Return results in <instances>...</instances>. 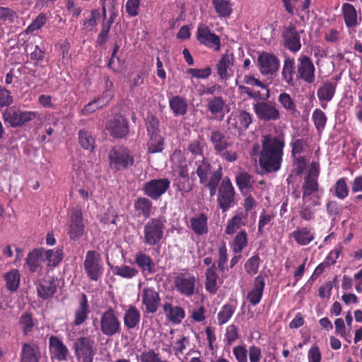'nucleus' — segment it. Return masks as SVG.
Segmentation results:
<instances>
[{"mask_svg": "<svg viewBox=\"0 0 362 362\" xmlns=\"http://www.w3.org/2000/svg\"><path fill=\"white\" fill-rule=\"evenodd\" d=\"M284 146L282 137L269 135L264 136L259 156V164L262 170L271 173L281 169Z\"/></svg>", "mask_w": 362, "mask_h": 362, "instance_id": "nucleus-1", "label": "nucleus"}, {"mask_svg": "<svg viewBox=\"0 0 362 362\" xmlns=\"http://www.w3.org/2000/svg\"><path fill=\"white\" fill-rule=\"evenodd\" d=\"M209 140L215 154L219 156L223 160L233 163L238 160V152L231 148L233 143L229 141V137L223 131L213 130L209 136Z\"/></svg>", "mask_w": 362, "mask_h": 362, "instance_id": "nucleus-2", "label": "nucleus"}, {"mask_svg": "<svg viewBox=\"0 0 362 362\" xmlns=\"http://www.w3.org/2000/svg\"><path fill=\"white\" fill-rule=\"evenodd\" d=\"M108 166L113 173L126 170L134 164L132 151L123 146H113L107 155Z\"/></svg>", "mask_w": 362, "mask_h": 362, "instance_id": "nucleus-3", "label": "nucleus"}, {"mask_svg": "<svg viewBox=\"0 0 362 362\" xmlns=\"http://www.w3.org/2000/svg\"><path fill=\"white\" fill-rule=\"evenodd\" d=\"M166 221L164 217L151 218L144 226V243L150 247L159 246L164 238Z\"/></svg>", "mask_w": 362, "mask_h": 362, "instance_id": "nucleus-4", "label": "nucleus"}, {"mask_svg": "<svg viewBox=\"0 0 362 362\" xmlns=\"http://www.w3.org/2000/svg\"><path fill=\"white\" fill-rule=\"evenodd\" d=\"M74 355L79 362H93L97 353L95 341L90 336H81L76 339L72 345Z\"/></svg>", "mask_w": 362, "mask_h": 362, "instance_id": "nucleus-5", "label": "nucleus"}, {"mask_svg": "<svg viewBox=\"0 0 362 362\" xmlns=\"http://www.w3.org/2000/svg\"><path fill=\"white\" fill-rule=\"evenodd\" d=\"M235 194L230 179L227 176L224 177L217 192V204L222 212L228 211L236 204Z\"/></svg>", "mask_w": 362, "mask_h": 362, "instance_id": "nucleus-6", "label": "nucleus"}, {"mask_svg": "<svg viewBox=\"0 0 362 362\" xmlns=\"http://www.w3.org/2000/svg\"><path fill=\"white\" fill-rule=\"evenodd\" d=\"M100 329L103 335L113 337L122 330L119 313L113 308L109 307L100 316Z\"/></svg>", "mask_w": 362, "mask_h": 362, "instance_id": "nucleus-7", "label": "nucleus"}, {"mask_svg": "<svg viewBox=\"0 0 362 362\" xmlns=\"http://www.w3.org/2000/svg\"><path fill=\"white\" fill-rule=\"evenodd\" d=\"M85 225L81 206H76L68 213L67 234L71 240H78L83 235Z\"/></svg>", "mask_w": 362, "mask_h": 362, "instance_id": "nucleus-8", "label": "nucleus"}, {"mask_svg": "<svg viewBox=\"0 0 362 362\" xmlns=\"http://www.w3.org/2000/svg\"><path fill=\"white\" fill-rule=\"evenodd\" d=\"M83 267L89 279L94 281L100 279L104 268L100 253L95 250H88L86 254Z\"/></svg>", "mask_w": 362, "mask_h": 362, "instance_id": "nucleus-9", "label": "nucleus"}, {"mask_svg": "<svg viewBox=\"0 0 362 362\" xmlns=\"http://www.w3.org/2000/svg\"><path fill=\"white\" fill-rule=\"evenodd\" d=\"M254 112L260 121L275 122L281 118V113L276 103L268 99L253 104Z\"/></svg>", "mask_w": 362, "mask_h": 362, "instance_id": "nucleus-10", "label": "nucleus"}, {"mask_svg": "<svg viewBox=\"0 0 362 362\" xmlns=\"http://www.w3.org/2000/svg\"><path fill=\"white\" fill-rule=\"evenodd\" d=\"M38 116L35 111H23L16 109H6L2 113V118L5 123L12 128L22 127L26 123L34 120Z\"/></svg>", "mask_w": 362, "mask_h": 362, "instance_id": "nucleus-11", "label": "nucleus"}, {"mask_svg": "<svg viewBox=\"0 0 362 362\" xmlns=\"http://www.w3.org/2000/svg\"><path fill=\"white\" fill-rule=\"evenodd\" d=\"M296 79L302 80L308 84L315 81V67L311 59L307 55L300 54L297 59Z\"/></svg>", "mask_w": 362, "mask_h": 362, "instance_id": "nucleus-12", "label": "nucleus"}, {"mask_svg": "<svg viewBox=\"0 0 362 362\" xmlns=\"http://www.w3.org/2000/svg\"><path fill=\"white\" fill-rule=\"evenodd\" d=\"M170 181L168 178L152 179L143 185L144 194L153 200H158L170 187Z\"/></svg>", "mask_w": 362, "mask_h": 362, "instance_id": "nucleus-13", "label": "nucleus"}, {"mask_svg": "<svg viewBox=\"0 0 362 362\" xmlns=\"http://www.w3.org/2000/svg\"><path fill=\"white\" fill-rule=\"evenodd\" d=\"M105 129L115 139L124 138L129 132L127 119L119 114L115 115L107 121Z\"/></svg>", "mask_w": 362, "mask_h": 362, "instance_id": "nucleus-14", "label": "nucleus"}, {"mask_svg": "<svg viewBox=\"0 0 362 362\" xmlns=\"http://www.w3.org/2000/svg\"><path fill=\"white\" fill-rule=\"evenodd\" d=\"M175 290L182 296L191 297L195 293L197 278L189 272L178 274L174 280Z\"/></svg>", "mask_w": 362, "mask_h": 362, "instance_id": "nucleus-15", "label": "nucleus"}, {"mask_svg": "<svg viewBox=\"0 0 362 362\" xmlns=\"http://www.w3.org/2000/svg\"><path fill=\"white\" fill-rule=\"evenodd\" d=\"M197 40L198 42L216 52H218L221 49V40L218 35L212 33L208 25L200 24L197 30Z\"/></svg>", "mask_w": 362, "mask_h": 362, "instance_id": "nucleus-16", "label": "nucleus"}, {"mask_svg": "<svg viewBox=\"0 0 362 362\" xmlns=\"http://www.w3.org/2000/svg\"><path fill=\"white\" fill-rule=\"evenodd\" d=\"M259 72L264 76H273L280 67L279 59L273 53L262 52L257 58Z\"/></svg>", "mask_w": 362, "mask_h": 362, "instance_id": "nucleus-17", "label": "nucleus"}, {"mask_svg": "<svg viewBox=\"0 0 362 362\" xmlns=\"http://www.w3.org/2000/svg\"><path fill=\"white\" fill-rule=\"evenodd\" d=\"M284 47L288 51L296 53L301 49L300 35L296 26L290 23L284 26L282 31Z\"/></svg>", "mask_w": 362, "mask_h": 362, "instance_id": "nucleus-18", "label": "nucleus"}, {"mask_svg": "<svg viewBox=\"0 0 362 362\" xmlns=\"http://www.w3.org/2000/svg\"><path fill=\"white\" fill-rule=\"evenodd\" d=\"M141 296L145 312L148 314L156 313L160 305L159 293L153 287L147 286L143 288Z\"/></svg>", "mask_w": 362, "mask_h": 362, "instance_id": "nucleus-19", "label": "nucleus"}, {"mask_svg": "<svg viewBox=\"0 0 362 362\" xmlns=\"http://www.w3.org/2000/svg\"><path fill=\"white\" fill-rule=\"evenodd\" d=\"M49 350L52 359L66 361L70 355L69 350L62 339L52 335L49 337Z\"/></svg>", "mask_w": 362, "mask_h": 362, "instance_id": "nucleus-20", "label": "nucleus"}, {"mask_svg": "<svg viewBox=\"0 0 362 362\" xmlns=\"http://www.w3.org/2000/svg\"><path fill=\"white\" fill-rule=\"evenodd\" d=\"M227 122L229 126L241 132L249 128L252 122V115L246 110H238L230 115Z\"/></svg>", "mask_w": 362, "mask_h": 362, "instance_id": "nucleus-21", "label": "nucleus"}, {"mask_svg": "<svg viewBox=\"0 0 362 362\" xmlns=\"http://www.w3.org/2000/svg\"><path fill=\"white\" fill-rule=\"evenodd\" d=\"M195 164L197 166L196 174L199 179L200 184L209 182L216 172L221 171V179L223 178V168L221 165H218L217 168L213 169L211 163L205 157H203L202 160L197 161Z\"/></svg>", "mask_w": 362, "mask_h": 362, "instance_id": "nucleus-22", "label": "nucleus"}, {"mask_svg": "<svg viewBox=\"0 0 362 362\" xmlns=\"http://www.w3.org/2000/svg\"><path fill=\"white\" fill-rule=\"evenodd\" d=\"M59 286V280L54 276H47L40 279L37 285V292L38 296L47 300L52 298L57 291Z\"/></svg>", "mask_w": 362, "mask_h": 362, "instance_id": "nucleus-23", "label": "nucleus"}, {"mask_svg": "<svg viewBox=\"0 0 362 362\" xmlns=\"http://www.w3.org/2000/svg\"><path fill=\"white\" fill-rule=\"evenodd\" d=\"M265 287V276L257 275L253 281L252 287L248 291L246 298L253 306L258 305L263 296V291Z\"/></svg>", "mask_w": 362, "mask_h": 362, "instance_id": "nucleus-24", "label": "nucleus"}, {"mask_svg": "<svg viewBox=\"0 0 362 362\" xmlns=\"http://www.w3.org/2000/svg\"><path fill=\"white\" fill-rule=\"evenodd\" d=\"M20 362H40L41 351L39 345L35 341L22 344Z\"/></svg>", "mask_w": 362, "mask_h": 362, "instance_id": "nucleus-25", "label": "nucleus"}, {"mask_svg": "<svg viewBox=\"0 0 362 362\" xmlns=\"http://www.w3.org/2000/svg\"><path fill=\"white\" fill-rule=\"evenodd\" d=\"M297 71H296L295 59L293 57H287L284 60L281 80L288 86H294L296 85L295 77L296 78Z\"/></svg>", "mask_w": 362, "mask_h": 362, "instance_id": "nucleus-26", "label": "nucleus"}, {"mask_svg": "<svg viewBox=\"0 0 362 362\" xmlns=\"http://www.w3.org/2000/svg\"><path fill=\"white\" fill-rule=\"evenodd\" d=\"M134 263L141 269L144 276L156 272V264L153 259L144 252L140 251L135 254Z\"/></svg>", "mask_w": 362, "mask_h": 362, "instance_id": "nucleus-27", "label": "nucleus"}, {"mask_svg": "<svg viewBox=\"0 0 362 362\" xmlns=\"http://www.w3.org/2000/svg\"><path fill=\"white\" fill-rule=\"evenodd\" d=\"M208 220V216L204 213H201L198 216L189 218L188 228L197 235H206L209 231Z\"/></svg>", "mask_w": 362, "mask_h": 362, "instance_id": "nucleus-28", "label": "nucleus"}, {"mask_svg": "<svg viewBox=\"0 0 362 362\" xmlns=\"http://www.w3.org/2000/svg\"><path fill=\"white\" fill-rule=\"evenodd\" d=\"M44 259V248H35L30 251L25 259L28 270L35 273L42 269V262Z\"/></svg>", "mask_w": 362, "mask_h": 362, "instance_id": "nucleus-29", "label": "nucleus"}, {"mask_svg": "<svg viewBox=\"0 0 362 362\" xmlns=\"http://www.w3.org/2000/svg\"><path fill=\"white\" fill-rule=\"evenodd\" d=\"M163 310L166 317L173 324L178 325L185 317V311L179 305H174L171 302H165Z\"/></svg>", "mask_w": 362, "mask_h": 362, "instance_id": "nucleus-30", "label": "nucleus"}, {"mask_svg": "<svg viewBox=\"0 0 362 362\" xmlns=\"http://www.w3.org/2000/svg\"><path fill=\"white\" fill-rule=\"evenodd\" d=\"M90 313L89 305L87 296L85 293H82L79 300V305L74 312V325L80 326L87 319Z\"/></svg>", "mask_w": 362, "mask_h": 362, "instance_id": "nucleus-31", "label": "nucleus"}, {"mask_svg": "<svg viewBox=\"0 0 362 362\" xmlns=\"http://www.w3.org/2000/svg\"><path fill=\"white\" fill-rule=\"evenodd\" d=\"M235 57L233 53H225L216 64L217 74L221 80H227L229 78L228 70L233 66Z\"/></svg>", "mask_w": 362, "mask_h": 362, "instance_id": "nucleus-32", "label": "nucleus"}, {"mask_svg": "<svg viewBox=\"0 0 362 362\" xmlns=\"http://www.w3.org/2000/svg\"><path fill=\"white\" fill-rule=\"evenodd\" d=\"M141 313L135 305H129L123 316L124 325L127 330L136 328L140 322Z\"/></svg>", "mask_w": 362, "mask_h": 362, "instance_id": "nucleus-33", "label": "nucleus"}, {"mask_svg": "<svg viewBox=\"0 0 362 362\" xmlns=\"http://www.w3.org/2000/svg\"><path fill=\"white\" fill-rule=\"evenodd\" d=\"M236 185L243 195H246L253 189L255 180L253 176L247 172H239L235 175Z\"/></svg>", "mask_w": 362, "mask_h": 362, "instance_id": "nucleus-34", "label": "nucleus"}, {"mask_svg": "<svg viewBox=\"0 0 362 362\" xmlns=\"http://www.w3.org/2000/svg\"><path fill=\"white\" fill-rule=\"evenodd\" d=\"M291 236L299 245H308L315 239V233L312 229L306 227L298 228Z\"/></svg>", "mask_w": 362, "mask_h": 362, "instance_id": "nucleus-35", "label": "nucleus"}, {"mask_svg": "<svg viewBox=\"0 0 362 362\" xmlns=\"http://www.w3.org/2000/svg\"><path fill=\"white\" fill-rule=\"evenodd\" d=\"M205 288L212 295L216 293L218 291L217 280L218 274H216V266L212 264L209 268L206 269V272Z\"/></svg>", "mask_w": 362, "mask_h": 362, "instance_id": "nucleus-36", "label": "nucleus"}, {"mask_svg": "<svg viewBox=\"0 0 362 362\" xmlns=\"http://www.w3.org/2000/svg\"><path fill=\"white\" fill-rule=\"evenodd\" d=\"M134 207L139 216L148 218L153 211V203L147 197H140L134 203Z\"/></svg>", "mask_w": 362, "mask_h": 362, "instance_id": "nucleus-37", "label": "nucleus"}, {"mask_svg": "<svg viewBox=\"0 0 362 362\" xmlns=\"http://www.w3.org/2000/svg\"><path fill=\"white\" fill-rule=\"evenodd\" d=\"M247 217V214L243 212H238L227 221L225 233L228 235H233L238 230L245 226V221Z\"/></svg>", "mask_w": 362, "mask_h": 362, "instance_id": "nucleus-38", "label": "nucleus"}, {"mask_svg": "<svg viewBox=\"0 0 362 362\" xmlns=\"http://www.w3.org/2000/svg\"><path fill=\"white\" fill-rule=\"evenodd\" d=\"M169 107L175 117L186 115L188 109L187 100L180 95L173 96L169 100Z\"/></svg>", "mask_w": 362, "mask_h": 362, "instance_id": "nucleus-39", "label": "nucleus"}, {"mask_svg": "<svg viewBox=\"0 0 362 362\" xmlns=\"http://www.w3.org/2000/svg\"><path fill=\"white\" fill-rule=\"evenodd\" d=\"M337 83L327 81L317 89V95L320 101H331L335 94Z\"/></svg>", "mask_w": 362, "mask_h": 362, "instance_id": "nucleus-40", "label": "nucleus"}, {"mask_svg": "<svg viewBox=\"0 0 362 362\" xmlns=\"http://www.w3.org/2000/svg\"><path fill=\"white\" fill-rule=\"evenodd\" d=\"M342 15L347 28H355L357 23V12L354 6L349 3L342 5Z\"/></svg>", "mask_w": 362, "mask_h": 362, "instance_id": "nucleus-41", "label": "nucleus"}, {"mask_svg": "<svg viewBox=\"0 0 362 362\" xmlns=\"http://www.w3.org/2000/svg\"><path fill=\"white\" fill-rule=\"evenodd\" d=\"M64 254L62 249L45 250L44 248V259L47 262V266L54 268L63 260Z\"/></svg>", "mask_w": 362, "mask_h": 362, "instance_id": "nucleus-42", "label": "nucleus"}, {"mask_svg": "<svg viewBox=\"0 0 362 362\" xmlns=\"http://www.w3.org/2000/svg\"><path fill=\"white\" fill-rule=\"evenodd\" d=\"M225 101L221 96H215L213 98L207 100V110L215 117L221 116L220 120L223 117V108Z\"/></svg>", "mask_w": 362, "mask_h": 362, "instance_id": "nucleus-43", "label": "nucleus"}, {"mask_svg": "<svg viewBox=\"0 0 362 362\" xmlns=\"http://www.w3.org/2000/svg\"><path fill=\"white\" fill-rule=\"evenodd\" d=\"M148 141L147 142L148 152L156 153L161 152L164 148V139L160 133L147 134Z\"/></svg>", "mask_w": 362, "mask_h": 362, "instance_id": "nucleus-44", "label": "nucleus"}, {"mask_svg": "<svg viewBox=\"0 0 362 362\" xmlns=\"http://www.w3.org/2000/svg\"><path fill=\"white\" fill-rule=\"evenodd\" d=\"M18 325L23 336H28L33 331L35 320L30 313L25 312L20 316Z\"/></svg>", "mask_w": 362, "mask_h": 362, "instance_id": "nucleus-45", "label": "nucleus"}, {"mask_svg": "<svg viewBox=\"0 0 362 362\" xmlns=\"http://www.w3.org/2000/svg\"><path fill=\"white\" fill-rule=\"evenodd\" d=\"M248 243V235L245 230H240L235 236L230 246L235 254L240 253Z\"/></svg>", "mask_w": 362, "mask_h": 362, "instance_id": "nucleus-46", "label": "nucleus"}, {"mask_svg": "<svg viewBox=\"0 0 362 362\" xmlns=\"http://www.w3.org/2000/svg\"><path fill=\"white\" fill-rule=\"evenodd\" d=\"M78 143L84 150L93 151L95 148V138L91 132L84 129H80L78 132Z\"/></svg>", "mask_w": 362, "mask_h": 362, "instance_id": "nucleus-47", "label": "nucleus"}, {"mask_svg": "<svg viewBox=\"0 0 362 362\" xmlns=\"http://www.w3.org/2000/svg\"><path fill=\"white\" fill-rule=\"evenodd\" d=\"M319 189L318 180L304 177V181L302 185V197L303 201L305 202L306 199L312 194L317 192Z\"/></svg>", "mask_w": 362, "mask_h": 362, "instance_id": "nucleus-48", "label": "nucleus"}, {"mask_svg": "<svg viewBox=\"0 0 362 362\" xmlns=\"http://www.w3.org/2000/svg\"><path fill=\"white\" fill-rule=\"evenodd\" d=\"M214 8L220 18H228L232 12V5L226 0H212Z\"/></svg>", "mask_w": 362, "mask_h": 362, "instance_id": "nucleus-49", "label": "nucleus"}, {"mask_svg": "<svg viewBox=\"0 0 362 362\" xmlns=\"http://www.w3.org/2000/svg\"><path fill=\"white\" fill-rule=\"evenodd\" d=\"M235 311V306L230 303L224 304L217 314V320L219 326L226 324L232 317Z\"/></svg>", "mask_w": 362, "mask_h": 362, "instance_id": "nucleus-50", "label": "nucleus"}, {"mask_svg": "<svg viewBox=\"0 0 362 362\" xmlns=\"http://www.w3.org/2000/svg\"><path fill=\"white\" fill-rule=\"evenodd\" d=\"M100 13L98 9H92L88 18L84 19L82 22L81 29L85 33L93 31L97 27L98 20L100 18Z\"/></svg>", "mask_w": 362, "mask_h": 362, "instance_id": "nucleus-51", "label": "nucleus"}, {"mask_svg": "<svg viewBox=\"0 0 362 362\" xmlns=\"http://www.w3.org/2000/svg\"><path fill=\"white\" fill-rule=\"evenodd\" d=\"M277 100L284 108L288 112L294 114L297 111L296 104L290 94L283 92L278 95Z\"/></svg>", "mask_w": 362, "mask_h": 362, "instance_id": "nucleus-52", "label": "nucleus"}, {"mask_svg": "<svg viewBox=\"0 0 362 362\" xmlns=\"http://www.w3.org/2000/svg\"><path fill=\"white\" fill-rule=\"evenodd\" d=\"M6 286L8 290L15 291L18 289L20 284V274L18 270L13 269L4 275Z\"/></svg>", "mask_w": 362, "mask_h": 362, "instance_id": "nucleus-53", "label": "nucleus"}, {"mask_svg": "<svg viewBox=\"0 0 362 362\" xmlns=\"http://www.w3.org/2000/svg\"><path fill=\"white\" fill-rule=\"evenodd\" d=\"M113 273L124 279H131L139 274V271L128 265L115 266L113 268Z\"/></svg>", "mask_w": 362, "mask_h": 362, "instance_id": "nucleus-54", "label": "nucleus"}, {"mask_svg": "<svg viewBox=\"0 0 362 362\" xmlns=\"http://www.w3.org/2000/svg\"><path fill=\"white\" fill-rule=\"evenodd\" d=\"M47 22V16L44 13H40L33 20L31 23L26 28L25 33L27 35H33L35 31L41 29Z\"/></svg>", "mask_w": 362, "mask_h": 362, "instance_id": "nucleus-55", "label": "nucleus"}, {"mask_svg": "<svg viewBox=\"0 0 362 362\" xmlns=\"http://www.w3.org/2000/svg\"><path fill=\"white\" fill-rule=\"evenodd\" d=\"M139 362H168L163 360L159 353L156 352L153 349H148L136 356Z\"/></svg>", "mask_w": 362, "mask_h": 362, "instance_id": "nucleus-56", "label": "nucleus"}, {"mask_svg": "<svg viewBox=\"0 0 362 362\" xmlns=\"http://www.w3.org/2000/svg\"><path fill=\"white\" fill-rule=\"evenodd\" d=\"M334 195L339 199H344L349 195V188L346 184V178L339 179L334 185Z\"/></svg>", "mask_w": 362, "mask_h": 362, "instance_id": "nucleus-57", "label": "nucleus"}, {"mask_svg": "<svg viewBox=\"0 0 362 362\" xmlns=\"http://www.w3.org/2000/svg\"><path fill=\"white\" fill-rule=\"evenodd\" d=\"M223 178L221 179V174L220 172L215 173L213 176L211 177L209 182L202 183L203 186L207 187L209 190V194L211 197H214L218 188L220 183L221 182Z\"/></svg>", "mask_w": 362, "mask_h": 362, "instance_id": "nucleus-58", "label": "nucleus"}, {"mask_svg": "<svg viewBox=\"0 0 362 362\" xmlns=\"http://www.w3.org/2000/svg\"><path fill=\"white\" fill-rule=\"evenodd\" d=\"M243 83L247 85H250L252 86H257L261 88L262 89H265L267 90V93L264 95L262 96L263 100H267L270 97V90L268 88L267 86L258 78H255L253 76L245 75L243 78Z\"/></svg>", "mask_w": 362, "mask_h": 362, "instance_id": "nucleus-59", "label": "nucleus"}, {"mask_svg": "<svg viewBox=\"0 0 362 362\" xmlns=\"http://www.w3.org/2000/svg\"><path fill=\"white\" fill-rule=\"evenodd\" d=\"M173 185L182 193L189 192L193 188V184L189 177L174 178Z\"/></svg>", "mask_w": 362, "mask_h": 362, "instance_id": "nucleus-60", "label": "nucleus"}, {"mask_svg": "<svg viewBox=\"0 0 362 362\" xmlns=\"http://www.w3.org/2000/svg\"><path fill=\"white\" fill-rule=\"evenodd\" d=\"M260 264V257L255 255L250 257L245 263V272L252 276L258 272Z\"/></svg>", "mask_w": 362, "mask_h": 362, "instance_id": "nucleus-61", "label": "nucleus"}, {"mask_svg": "<svg viewBox=\"0 0 362 362\" xmlns=\"http://www.w3.org/2000/svg\"><path fill=\"white\" fill-rule=\"evenodd\" d=\"M307 142L303 139H293L290 143L291 147V157L300 156V154L305 150Z\"/></svg>", "mask_w": 362, "mask_h": 362, "instance_id": "nucleus-62", "label": "nucleus"}, {"mask_svg": "<svg viewBox=\"0 0 362 362\" xmlns=\"http://www.w3.org/2000/svg\"><path fill=\"white\" fill-rule=\"evenodd\" d=\"M18 18V13L9 7L0 6V22L13 23Z\"/></svg>", "mask_w": 362, "mask_h": 362, "instance_id": "nucleus-63", "label": "nucleus"}, {"mask_svg": "<svg viewBox=\"0 0 362 362\" xmlns=\"http://www.w3.org/2000/svg\"><path fill=\"white\" fill-rule=\"evenodd\" d=\"M312 117L317 130L320 132L324 129L327 123V117L324 112L320 109H315Z\"/></svg>", "mask_w": 362, "mask_h": 362, "instance_id": "nucleus-64", "label": "nucleus"}]
</instances>
